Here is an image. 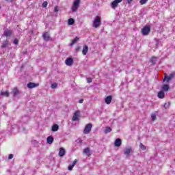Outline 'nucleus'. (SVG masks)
I'll return each instance as SVG.
<instances>
[{
    "mask_svg": "<svg viewBox=\"0 0 175 175\" xmlns=\"http://www.w3.org/2000/svg\"><path fill=\"white\" fill-rule=\"evenodd\" d=\"M150 61L152 64H155V62H157V57H152Z\"/></svg>",
    "mask_w": 175,
    "mask_h": 175,
    "instance_id": "c756f323",
    "label": "nucleus"
},
{
    "mask_svg": "<svg viewBox=\"0 0 175 175\" xmlns=\"http://www.w3.org/2000/svg\"><path fill=\"white\" fill-rule=\"evenodd\" d=\"M12 94L14 95H18V94H20V92L17 90V88H14L12 90Z\"/></svg>",
    "mask_w": 175,
    "mask_h": 175,
    "instance_id": "393cba45",
    "label": "nucleus"
},
{
    "mask_svg": "<svg viewBox=\"0 0 175 175\" xmlns=\"http://www.w3.org/2000/svg\"><path fill=\"white\" fill-rule=\"evenodd\" d=\"M57 83H53L51 85V88L52 89H54V88H57Z\"/></svg>",
    "mask_w": 175,
    "mask_h": 175,
    "instance_id": "473e14b6",
    "label": "nucleus"
},
{
    "mask_svg": "<svg viewBox=\"0 0 175 175\" xmlns=\"http://www.w3.org/2000/svg\"><path fill=\"white\" fill-rule=\"evenodd\" d=\"M4 35L6 37L10 36L12 35V31L11 30H7L4 31Z\"/></svg>",
    "mask_w": 175,
    "mask_h": 175,
    "instance_id": "aec40b11",
    "label": "nucleus"
},
{
    "mask_svg": "<svg viewBox=\"0 0 175 175\" xmlns=\"http://www.w3.org/2000/svg\"><path fill=\"white\" fill-rule=\"evenodd\" d=\"M131 152H132V148H126L124 150V154L126 155V157H129Z\"/></svg>",
    "mask_w": 175,
    "mask_h": 175,
    "instance_id": "4468645a",
    "label": "nucleus"
},
{
    "mask_svg": "<svg viewBox=\"0 0 175 175\" xmlns=\"http://www.w3.org/2000/svg\"><path fill=\"white\" fill-rule=\"evenodd\" d=\"M83 102H84V100H83V99H80V100H79V103H83Z\"/></svg>",
    "mask_w": 175,
    "mask_h": 175,
    "instance_id": "ea45409f",
    "label": "nucleus"
},
{
    "mask_svg": "<svg viewBox=\"0 0 175 175\" xmlns=\"http://www.w3.org/2000/svg\"><path fill=\"white\" fill-rule=\"evenodd\" d=\"M55 12H58V7L55 8Z\"/></svg>",
    "mask_w": 175,
    "mask_h": 175,
    "instance_id": "a19ab883",
    "label": "nucleus"
},
{
    "mask_svg": "<svg viewBox=\"0 0 175 175\" xmlns=\"http://www.w3.org/2000/svg\"><path fill=\"white\" fill-rule=\"evenodd\" d=\"M83 154L87 155V157H91V150L90 148H86L83 150Z\"/></svg>",
    "mask_w": 175,
    "mask_h": 175,
    "instance_id": "9b49d317",
    "label": "nucleus"
},
{
    "mask_svg": "<svg viewBox=\"0 0 175 175\" xmlns=\"http://www.w3.org/2000/svg\"><path fill=\"white\" fill-rule=\"evenodd\" d=\"M14 44H18V40H17V39L14 40Z\"/></svg>",
    "mask_w": 175,
    "mask_h": 175,
    "instance_id": "c9c22d12",
    "label": "nucleus"
},
{
    "mask_svg": "<svg viewBox=\"0 0 175 175\" xmlns=\"http://www.w3.org/2000/svg\"><path fill=\"white\" fill-rule=\"evenodd\" d=\"M151 118L153 121H155V120H157V116H155V114H152Z\"/></svg>",
    "mask_w": 175,
    "mask_h": 175,
    "instance_id": "7c9ffc66",
    "label": "nucleus"
},
{
    "mask_svg": "<svg viewBox=\"0 0 175 175\" xmlns=\"http://www.w3.org/2000/svg\"><path fill=\"white\" fill-rule=\"evenodd\" d=\"M122 1V0H114L111 3V8H112V9H116V8H117V6H118V3H121Z\"/></svg>",
    "mask_w": 175,
    "mask_h": 175,
    "instance_id": "423d86ee",
    "label": "nucleus"
},
{
    "mask_svg": "<svg viewBox=\"0 0 175 175\" xmlns=\"http://www.w3.org/2000/svg\"><path fill=\"white\" fill-rule=\"evenodd\" d=\"M133 0H127V2H128V3H132V1H133Z\"/></svg>",
    "mask_w": 175,
    "mask_h": 175,
    "instance_id": "58836bf2",
    "label": "nucleus"
},
{
    "mask_svg": "<svg viewBox=\"0 0 175 175\" xmlns=\"http://www.w3.org/2000/svg\"><path fill=\"white\" fill-rule=\"evenodd\" d=\"M79 5H80V0H75L72 7V12H77V9H79Z\"/></svg>",
    "mask_w": 175,
    "mask_h": 175,
    "instance_id": "20e7f679",
    "label": "nucleus"
},
{
    "mask_svg": "<svg viewBox=\"0 0 175 175\" xmlns=\"http://www.w3.org/2000/svg\"><path fill=\"white\" fill-rule=\"evenodd\" d=\"M68 25H73V24H75V19L73 18L68 19Z\"/></svg>",
    "mask_w": 175,
    "mask_h": 175,
    "instance_id": "4be33fe9",
    "label": "nucleus"
},
{
    "mask_svg": "<svg viewBox=\"0 0 175 175\" xmlns=\"http://www.w3.org/2000/svg\"><path fill=\"white\" fill-rule=\"evenodd\" d=\"M174 77V74H170L169 76H167V74H164V79L163 81H167V83H169L172 79Z\"/></svg>",
    "mask_w": 175,
    "mask_h": 175,
    "instance_id": "39448f33",
    "label": "nucleus"
},
{
    "mask_svg": "<svg viewBox=\"0 0 175 175\" xmlns=\"http://www.w3.org/2000/svg\"><path fill=\"white\" fill-rule=\"evenodd\" d=\"M150 31H151V29L150 28V26H144V27L142 29V33L144 36H147L150 33Z\"/></svg>",
    "mask_w": 175,
    "mask_h": 175,
    "instance_id": "f03ea898",
    "label": "nucleus"
},
{
    "mask_svg": "<svg viewBox=\"0 0 175 175\" xmlns=\"http://www.w3.org/2000/svg\"><path fill=\"white\" fill-rule=\"evenodd\" d=\"M112 99L113 97L111 96H107L105 98V103H107V105H110V103H111Z\"/></svg>",
    "mask_w": 175,
    "mask_h": 175,
    "instance_id": "ddd939ff",
    "label": "nucleus"
},
{
    "mask_svg": "<svg viewBox=\"0 0 175 175\" xmlns=\"http://www.w3.org/2000/svg\"><path fill=\"white\" fill-rule=\"evenodd\" d=\"M65 64L68 66H72V65H73V59H72L71 57L66 59L65 61Z\"/></svg>",
    "mask_w": 175,
    "mask_h": 175,
    "instance_id": "6e6552de",
    "label": "nucleus"
},
{
    "mask_svg": "<svg viewBox=\"0 0 175 175\" xmlns=\"http://www.w3.org/2000/svg\"><path fill=\"white\" fill-rule=\"evenodd\" d=\"M148 1V0H140L139 3L141 5H144V4L147 3Z\"/></svg>",
    "mask_w": 175,
    "mask_h": 175,
    "instance_id": "c85d7f7f",
    "label": "nucleus"
},
{
    "mask_svg": "<svg viewBox=\"0 0 175 175\" xmlns=\"http://www.w3.org/2000/svg\"><path fill=\"white\" fill-rule=\"evenodd\" d=\"M46 142L48 144H53V142H54V137L49 136L46 139Z\"/></svg>",
    "mask_w": 175,
    "mask_h": 175,
    "instance_id": "f3484780",
    "label": "nucleus"
},
{
    "mask_svg": "<svg viewBox=\"0 0 175 175\" xmlns=\"http://www.w3.org/2000/svg\"><path fill=\"white\" fill-rule=\"evenodd\" d=\"M9 44V41L6 40V41H4L3 43H2V45H1V49H5V47H8V45Z\"/></svg>",
    "mask_w": 175,
    "mask_h": 175,
    "instance_id": "6ab92c4d",
    "label": "nucleus"
},
{
    "mask_svg": "<svg viewBox=\"0 0 175 175\" xmlns=\"http://www.w3.org/2000/svg\"><path fill=\"white\" fill-rule=\"evenodd\" d=\"M139 147L142 150H147V147H146V146H144L143 144H139Z\"/></svg>",
    "mask_w": 175,
    "mask_h": 175,
    "instance_id": "cd10ccee",
    "label": "nucleus"
},
{
    "mask_svg": "<svg viewBox=\"0 0 175 175\" xmlns=\"http://www.w3.org/2000/svg\"><path fill=\"white\" fill-rule=\"evenodd\" d=\"M35 87H39V83L30 82L27 84L28 88H35Z\"/></svg>",
    "mask_w": 175,
    "mask_h": 175,
    "instance_id": "9d476101",
    "label": "nucleus"
},
{
    "mask_svg": "<svg viewBox=\"0 0 175 175\" xmlns=\"http://www.w3.org/2000/svg\"><path fill=\"white\" fill-rule=\"evenodd\" d=\"M8 159H13V154H10L8 157Z\"/></svg>",
    "mask_w": 175,
    "mask_h": 175,
    "instance_id": "e433bc0d",
    "label": "nucleus"
},
{
    "mask_svg": "<svg viewBox=\"0 0 175 175\" xmlns=\"http://www.w3.org/2000/svg\"><path fill=\"white\" fill-rule=\"evenodd\" d=\"M121 144H122V141L121 140V139H116L114 142L115 147H121Z\"/></svg>",
    "mask_w": 175,
    "mask_h": 175,
    "instance_id": "1a4fd4ad",
    "label": "nucleus"
},
{
    "mask_svg": "<svg viewBox=\"0 0 175 175\" xmlns=\"http://www.w3.org/2000/svg\"><path fill=\"white\" fill-rule=\"evenodd\" d=\"M42 38L46 41L50 40V35L47 32L43 33Z\"/></svg>",
    "mask_w": 175,
    "mask_h": 175,
    "instance_id": "2eb2a0df",
    "label": "nucleus"
},
{
    "mask_svg": "<svg viewBox=\"0 0 175 175\" xmlns=\"http://www.w3.org/2000/svg\"><path fill=\"white\" fill-rule=\"evenodd\" d=\"M87 82H88V83H92V79H91V78H88V79H87Z\"/></svg>",
    "mask_w": 175,
    "mask_h": 175,
    "instance_id": "f704fd0d",
    "label": "nucleus"
},
{
    "mask_svg": "<svg viewBox=\"0 0 175 175\" xmlns=\"http://www.w3.org/2000/svg\"><path fill=\"white\" fill-rule=\"evenodd\" d=\"M79 117H80V112L79 111H76L72 117V121H77V120H79Z\"/></svg>",
    "mask_w": 175,
    "mask_h": 175,
    "instance_id": "0eeeda50",
    "label": "nucleus"
},
{
    "mask_svg": "<svg viewBox=\"0 0 175 175\" xmlns=\"http://www.w3.org/2000/svg\"><path fill=\"white\" fill-rule=\"evenodd\" d=\"M105 133H110L111 132V128L109 126L105 127Z\"/></svg>",
    "mask_w": 175,
    "mask_h": 175,
    "instance_id": "a878e982",
    "label": "nucleus"
},
{
    "mask_svg": "<svg viewBox=\"0 0 175 175\" xmlns=\"http://www.w3.org/2000/svg\"><path fill=\"white\" fill-rule=\"evenodd\" d=\"M73 167H75V165L72 164L68 166V170H72Z\"/></svg>",
    "mask_w": 175,
    "mask_h": 175,
    "instance_id": "2f4dec72",
    "label": "nucleus"
},
{
    "mask_svg": "<svg viewBox=\"0 0 175 175\" xmlns=\"http://www.w3.org/2000/svg\"><path fill=\"white\" fill-rule=\"evenodd\" d=\"M91 129H92V124L91 123H89L85 126L83 133L85 135H88V133L91 132Z\"/></svg>",
    "mask_w": 175,
    "mask_h": 175,
    "instance_id": "7ed1b4c3",
    "label": "nucleus"
},
{
    "mask_svg": "<svg viewBox=\"0 0 175 175\" xmlns=\"http://www.w3.org/2000/svg\"><path fill=\"white\" fill-rule=\"evenodd\" d=\"M163 91H169V85H163L162 86Z\"/></svg>",
    "mask_w": 175,
    "mask_h": 175,
    "instance_id": "b1692460",
    "label": "nucleus"
},
{
    "mask_svg": "<svg viewBox=\"0 0 175 175\" xmlns=\"http://www.w3.org/2000/svg\"><path fill=\"white\" fill-rule=\"evenodd\" d=\"M87 53H88V46L84 45L82 50V54H83V55H87Z\"/></svg>",
    "mask_w": 175,
    "mask_h": 175,
    "instance_id": "f8f14e48",
    "label": "nucleus"
},
{
    "mask_svg": "<svg viewBox=\"0 0 175 175\" xmlns=\"http://www.w3.org/2000/svg\"><path fill=\"white\" fill-rule=\"evenodd\" d=\"M66 152L65 151V149L64 148H60L59 152V155L60 157H64V155H65Z\"/></svg>",
    "mask_w": 175,
    "mask_h": 175,
    "instance_id": "a211bd4d",
    "label": "nucleus"
},
{
    "mask_svg": "<svg viewBox=\"0 0 175 175\" xmlns=\"http://www.w3.org/2000/svg\"><path fill=\"white\" fill-rule=\"evenodd\" d=\"M92 25L94 28H99L100 27V16H96L94 18Z\"/></svg>",
    "mask_w": 175,
    "mask_h": 175,
    "instance_id": "f257e3e1",
    "label": "nucleus"
},
{
    "mask_svg": "<svg viewBox=\"0 0 175 175\" xmlns=\"http://www.w3.org/2000/svg\"><path fill=\"white\" fill-rule=\"evenodd\" d=\"M76 163H77V159H75L72 163V165H74V166L76 165Z\"/></svg>",
    "mask_w": 175,
    "mask_h": 175,
    "instance_id": "4c0bfd02",
    "label": "nucleus"
},
{
    "mask_svg": "<svg viewBox=\"0 0 175 175\" xmlns=\"http://www.w3.org/2000/svg\"><path fill=\"white\" fill-rule=\"evenodd\" d=\"M47 5H48L47 1H44V2H43V3H42V7H44V8H47Z\"/></svg>",
    "mask_w": 175,
    "mask_h": 175,
    "instance_id": "72a5a7b5",
    "label": "nucleus"
},
{
    "mask_svg": "<svg viewBox=\"0 0 175 175\" xmlns=\"http://www.w3.org/2000/svg\"><path fill=\"white\" fill-rule=\"evenodd\" d=\"M58 129H59V126H57V124H54L52 126V131L53 132H57V131H58Z\"/></svg>",
    "mask_w": 175,
    "mask_h": 175,
    "instance_id": "412c9836",
    "label": "nucleus"
},
{
    "mask_svg": "<svg viewBox=\"0 0 175 175\" xmlns=\"http://www.w3.org/2000/svg\"><path fill=\"white\" fill-rule=\"evenodd\" d=\"M157 96L160 99H163V98H165V92H163V91L159 92L158 94H157Z\"/></svg>",
    "mask_w": 175,
    "mask_h": 175,
    "instance_id": "dca6fc26",
    "label": "nucleus"
},
{
    "mask_svg": "<svg viewBox=\"0 0 175 175\" xmlns=\"http://www.w3.org/2000/svg\"><path fill=\"white\" fill-rule=\"evenodd\" d=\"M1 95H3V96H9V92H1Z\"/></svg>",
    "mask_w": 175,
    "mask_h": 175,
    "instance_id": "bb28decb",
    "label": "nucleus"
},
{
    "mask_svg": "<svg viewBox=\"0 0 175 175\" xmlns=\"http://www.w3.org/2000/svg\"><path fill=\"white\" fill-rule=\"evenodd\" d=\"M79 38L76 37L74 40H72V42L70 43V46H73V44H75V43H77L79 40Z\"/></svg>",
    "mask_w": 175,
    "mask_h": 175,
    "instance_id": "5701e85b",
    "label": "nucleus"
}]
</instances>
